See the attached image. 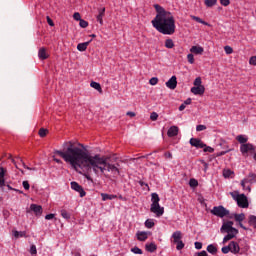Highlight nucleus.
<instances>
[{
    "instance_id": "obj_33",
    "label": "nucleus",
    "mask_w": 256,
    "mask_h": 256,
    "mask_svg": "<svg viewBox=\"0 0 256 256\" xmlns=\"http://www.w3.org/2000/svg\"><path fill=\"white\" fill-rule=\"evenodd\" d=\"M231 175H233V171L230 169H224L223 170V176L225 177V179H229V177H231Z\"/></svg>"
},
{
    "instance_id": "obj_56",
    "label": "nucleus",
    "mask_w": 256,
    "mask_h": 256,
    "mask_svg": "<svg viewBox=\"0 0 256 256\" xmlns=\"http://www.w3.org/2000/svg\"><path fill=\"white\" fill-rule=\"evenodd\" d=\"M194 245H195V249H203V243L201 242H195Z\"/></svg>"
},
{
    "instance_id": "obj_6",
    "label": "nucleus",
    "mask_w": 256,
    "mask_h": 256,
    "mask_svg": "<svg viewBox=\"0 0 256 256\" xmlns=\"http://www.w3.org/2000/svg\"><path fill=\"white\" fill-rule=\"evenodd\" d=\"M238 207H242V209H247L249 207V202L247 201V196L245 194H240L236 198Z\"/></svg>"
},
{
    "instance_id": "obj_5",
    "label": "nucleus",
    "mask_w": 256,
    "mask_h": 256,
    "mask_svg": "<svg viewBox=\"0 0 256 256\" xmlns=\"http://www.w3.org/2000/svg\"><path fill=\"white\" fill-rule=\"evenodd\" d=\"M233 225H234L233 221L223 222L220 228L221 233H239V230L233 227Z\"/></svg>"
},
{
    "instance_id": "obj_22",
    "label": "nucleus",
    "mask_w": 256,
    "mask_h": 256,
    "mask_svg": "<svg viewBox=\"0 0 256 256\" xmlns=\"http://www.w3.org/2000/svg\"><path fill=\"white\" fill-rule=\"evenodd\" d=\"M146 247V251H148L149 253H155V251H157V245H155V243H147L145 245Z\"/></svg>"
},
{
    "instance_id": "obj_60",
    "label": "nucleus",
    "mask_w": 256,
    "mask_h": 256,
    "mask_svg": "<svg viewBox=\"0 0 256 256\" xmlns=\"http://www.w3.org/2000/svg\"><path fill=\"white\" fill-rule=\"evenodd\" d=\"M164 157H165L166 159H173V154H171V152H166V153L164 154Z\"/></svg>"
},
{
    "instance_id": "obj_27",
    "label": "nucleus",
    "mask_w": 256,
    "mask_h": 256,
    "mask_svg": "<svg viewBox=\"0 0 256 256\" xmlns=\"http://www.w3.org/2000/svg\"><path fill=\"white\" fill-rule=\"evenodd\" d=\"M90 87H92L93 89H96V91H98L99 93H103V89L101 88V84H99L97 82H91Z\"/></svg>"
},
{
    "instance_id": "obj_61",
    "label": "nucleus",
    "mask_w": 256,
    "mask_h": 256,
    "mask_svg": "<svg viewBox=\"0 0 256 256\" xmlns=\"http://www.w3.org/2000/svg\"><path fill=\"white\" fill-rule=\"evenodd\" d=\"M8 159H11L12 163L17 167V162H15V159H13V156L11 154L8 155Z\"/></svg>"
},
{
    "instance_id": "obj_29",
    "label": "nucleus",
    "mask_w": 256,
    "mask_h": 256,
    "mask_svg": "<svg viewBox=\"0 0 256 256\" xmlns=\"http://www.w3.org/2000/svg\"><path fill=\"white\" fill-rule=\"evenodd\" d=\"M207 251H208V253L215 255V253H217V247L213 244H210L207 246Z\"/></svg>"
},
{
    "instance_id": "obj_25",
    "label": "nucleus",
    "mask_w": 256,
    "mask_h": 256,
    "mask_svg": "<svg viewBox=\"0 0 256 256\" xmlns=\"http://www.w3.org/2000/svg\"><path fill=\"white\" fill-rule=\"evenodd\" d=\"M148 237L149 236H148L147 232H138L137 233L138 241H147Z\"/></svg>"
},
{
    "instance_id": "obj_4",
    "label": "nucleus",
    "mask_w": 256,
    "mask_h": 256,
    "mask_svg": "<svg viewBox=\"0 0 256 256\" xmlns=\"http://www.w3.org/2000/svg\"><path fill=\"white\" fill-rule=\"evenodd\" d=\"M210 213L216 217H220V219H223V217H227V215H229V210L223 206H214Z\"/></svg>"
},
{
    "instance_id": "obj_1",
    "label": "nucleus",
    "mask_w": 256,
    "mask_h": 256,
    "mask_svg": "<svg viewBox=\"0 0 256 256\" xmlns=\"http://www.w3.org/2000/svg\"><path fill=\"white\" fill-rule=\"evenodd\" d=\"M54 153L66 163H69L73 169H85L86 171H93L95 175H105V177H109V175L105 174V171L112 173L113 177L120 175L119 168L115 164L109 163L107 156H101V154L91 155L75 146V143L71 141L64 142L62 150H55Z\"/></svg>"
},
{
    "instance_id": "obj_9",
    "label": "nucleus",
    "mask_w": 256,
    "mask_h": 256,
    "mask_svg": "<svg viewBox=\"0 0 256 256\" xmlns=\"http://www.w3.org/2000/svg\"><path fill=\"white\" fill-rule=\"evenodd\" d=\"M190 145H192V147H196V149H203L205 147V143H203L201 139L197 138H191Z\"/></svg>"
},
{
    "instance_id": "obj_26",
    "label": "nucleus",
    "mask_w": 256,
    "mask_h": 256,
    "mask_svg": "<svg viewBox=\"0 0 256 256\" xmlns=\"http://www.w3.org/2000/svg\"><path fill=\"white\" fill-rule=\"evenodd\" d=\"M234 219L237 223H243L245 221V214H234Z\"/></svg>"
},
{
    "instance_id": "obj_41",
    "label": "nucleus",
    "mask_w": 256,
    "mask_h": 256,
    "mask_svg": "<svg viewBox=\"0 0 256 256\" xmlns=\"http://www.w3.org/2000/svg\"><path fill=\"white\" fill-rule=\"evenodd\" d=\"M191 19H193V21H196L197 23H201L202 25H207V22L203 21L201 18L197 16H191Z\"/></svg>"
},
{
    "instance_id": "obj_36",
    "label": "nucleus",
    "mask_w": 256,
    "mask_h": 256,
    "mask_svg": "<svg viewBox=\"0 0 256 256\" xmlns=\"http://www.w3.org/2000/svg\"><path fill=\"white\" fill-rule=\"evenodd\" d=\"M206 7H213L214 5H217V0H205Z\"/></svg>"
},
{
    "instance_id": "obj_23",
    "label": "nucleus",
    "mask_w": 256,
    "mask_h": 256,
    "mask_svg": "<svg viewBox=\"0 0 256 256\" xmlns=\"http://www.w3.org/2000/svg\"><path fill=\"white\" fill-rule=\"evenodd\" d=\"M90 43H91V40L87 42L79 43L77 45L78 51H87V47H89Z\"/></svg>"
},
{
    "instance_id": "obj_15",
    "label": "nucleus",
    "mask_w": 256,
    "mask_h": 256,
    "mask_svg": "<svg viewBox=\"0 0 256 256\" xmlns=\"http://www.w3.org/2000/svg\"><path fill=\"white\" fill-rule=\"evenodd\" d=\"M168 137H177L179 135V127L171 126L167 132Z\"/></svg>"
},
{
    "instance_id": "obj_37",
    "label": "nucleus",
    "mask_w": 256,
    "mask_h": 256,
    "mask_svg": "<svg viewBox=\"0 0 256 256\" xmlns=\"http://www.w3.org/2000/svg\"><path fill=\"white\" fill-rule=\"evenodd\" d=\"M236 139H237L238 143H243V144L247 143V141H248V139L246 137H244L243 135H238L236 137Z\"/></svg>"
},
{
    "instance_id": "obj_2",
    "label": "nucleus",
    "mask_w": 256,
    "mask_h": 256,
    "mask_svg": "<svg viewBox=\"0 0 256 256\" xmlns=\"http://www.w3.org/2000/svg\"><path fill=\"white\" fill-rule=\"evenodd\" d=\"M154 8L157 12L155 18L151 21L152 26L162 35H173L177 26L175 25V17L169 11H166L161 5L155 4Z\"/></svg>"
},
{
    "instance_id": "obj_34",
    "label": "nucleus",
    "mask_w": 256,
    "mask_h": 256,
    "mask_svg": "<svg viewBox=\"0 0 256 256\" xmlns=\"http://www.w3.org/2000/svg\"><path fill=\"white\" fill-rule=\"evenodd\" d=\"M49 133V130L45 129V128H40L38 135L40 137H47V134Z\"/></svg>"
},
{
    "instance_id": "obj_62",
    "label": "nucleus",
    "mask_w": 256,
    "mask_h": 256,
    "mask_svg": "<svg viewBox=\"0 0 256 256\" xmlns=\"http://www.w3.org/2000/svg\"><path fill=\"white\" fill-rule=\"evenodd\" d=\"M187 106L184 104V103H182L180 106H179V111H185V108H186Z\"/></svg>"
},
{
    "instance_id": "obj_43",
    "label": "nucleus",
    "mask_w": 256,
    "mask_h": 256,
    "mask_svg": "<svg viewBox=\"0 0 256 256\" xmlns=\"http://www.w3.org/2000/svg\"><path fill=\"white\" fill-rule=\"evenodd\" d=\"M176 249H177V251H181V249H183L184 247H185V243H183V241H178V242H176Z\"/></svg>"
},
{
    "instance_id": "obj_14",
    "label": "nucleus",
    "mask_w": 256,
    "mask_h": 256,
    "mask_svg": "<svg viewBox=\"0 0 256 256\" xmlns=\"http://www.w3.org/2000/svg\"><path fill=\"white\" fill-rule=\"evenodd\" d=\"M229 246H230V252L233 253L234 255H237V253H239V251H241L239 244L235 241L230 242Z\"/></svg>"
},
{
    "instance_id": "obj_11",
    "label": "nucleus",
    "mask_w": 256,
    "mask_h": 256,
    "mask_svg": "<svg viewBox=\"0 0 256 256\" xmlns=\"http://www.w3.org/2000/svg\"><path fill=\"white\" fill-rule=\"evenodd\" d=\"M246 183H256V174L250 173L247 178L241 181V185L245 187Z\"/></svg>"
},
{
    "instance_id": "obj_54",
    "label": "nucleus",
    "mask_w": 256,
    "mask_h": 256,
    "mask_svg": "<svg viewBox=\"0 0 256 256\" xmlns=\"http://www.w3.org/2000/svg\"><path fill=\"white\" fill-rule=\"evenodd\" d=\"M73 18L75 19V21H80L81 19V14L79 12H76L73 14Z\"/></svg>"
},
{
    "instance_id": "obj_10",
    "label": "nucleus",
    "mask_w": 256,
    "mask_h": 256,
    "mask_svg": "<svg viewBox=\"0 0 256 256\" xmlns=\"http://www.w3.org/2000/svg\"><path fill=\"white\" fill-rule=\"evenodd\" d=\"M7 173V169L0 167V188L2 189V191L5 190V175Z\"/></svg>"
},
{
    "instance_id": "obj_40",
    "label": "nucleus",
    "mask_w": 256,
    "mask_h": 256,
    "mask_svg": "<svg viewBox=\"0 0 256 256\" xmlns=\"http://www.w3.org/2000/svg\"><path fill=\"white\" fill-rule=\"evenodd\" d=\"M61 216L63 219H71V214L67 210H61Z\"/></svg>"
},
{
    "instance_id": "obj_20",
    "label": "nucleus",
    "mask_w": 256,
    "mask_h": 256,
    "mask_svg": "<svg viewBox=\"0 0 256 256\" xmlns=\"http://www.w3.org/2000/svg\"><path fill=\"white\" fill-rule=\"evenodd\" d=\"M190 51L194 53V55H203V47L201 46H192Z\"/></svg>"
},
{
    "instance_id": "obj_49",
    "label": "nucleus",
    "mask_w": 256,
    "mask_h": 256,
    "mask_svg": "<svg viewBox=\"0 0 256 256\" xmlns=\"http://www.w3.org/2000/svg\"><path fill=\"white\" fill-rule=\"evenodd\" d=\"M150 85H157L159 83V79L157 77H153L149 80Z\"/></svg>"
},
{
    "instance_id": "obj_53",
    "label": "nucleus",
    "mask_w": 256,
    "mask_h": 256,
    "mask_svg": "<svg viewBox=\"0 0 256 256\" xmlns=\"http://www.w3.org/2000/svg\"><path fill=\"white\" fill-rule=\"evenodd\" d=\"M22 185H23V187H24V189L26 190V191H29V189H30V185H29V181H23L22 182Z\"/></svg>"
},
{
    "instance_id": "obj_39",
    "label": "nucleus",
    "mask_w": 256,
    "mask_h": 256,
    "mask_svg": "<svg viewBox=\"0 0 256 256\" xmlns=\"http://www.w3.org/2000/svg\"><path fill=\"white\" fill-rule=\"evenodd\" d=\"M202 83H203V82L201 81V77H197V78L194 80L193 85H194V87H203Z\"/></svg>"
},
{
    "instance_id": "obj_57",
    "label": "nucleus",
    "mask_w": 256,
    "mask_h": 256,
    "mask_svg": "<svg viewBox=\"0 0 256 256\" xmlns=\"http://www.w3.org/2000/svg\"><path fill=\"white\" fill-rule=\"evenodd\" d=\"M45 219L47 221H51V219H55V214H48V215L45 216Z\"/></svg>"
},
{
    "instance_id": "obj_17",
    "label": "nucleus",
    "mask_w": 256,
    "mask_h": 256,
    "mask_svg": "<svg viewBox=\"0 0 256 256\" xmlns=\"http://www.w3.org/2000/svg\"><path fill=\"white\" fill-rule=\"evenodd\" d=\"M38 57L42 61H44L45 59H48L49 58V54H47V49L40 48L39 51H38Z\"/></svg>"
},
{
    "instance_id": "obj_47",
    "label": "nucleus",
    "mask_w": 256,
    "mask_h": 256,
    "mask_svg": "<svg viewBox=\"0 0 256 256\" xmlns=\"http://www.w3.org/2000/svg\"><path fill=\"white\" fill-rule=\"evenodd\" d=\"M224 51L226 55H231V53H233V48L231 46H225Z\"/></svg>"
},
{
    "instance_id": "obj_64",
    "label": "nucleus",
    "mask_w": 256,
    "mask_h": 256,
    "mask_svg": "<svg viewBox=\"0 0 256 256\" xmlns=\"http://www.w3.org/2000/svg\"><path fill=\"white\" fill-rule=\"evenodd\" d=\"M126 115L128 117H135L136 114H135V112H127Z\"/></svg>"
},
{
    "instance_id": "obj_51",
    "label": "nucleus",
    "mask_w": 256,
    "mask_h": 256,
    "mask_svg": "<svg viewBox=\"0 0 256 256\" xmlns=\"http://www.w3.org/2000/svg\"><path fill=\"white\" fill-rule=\"evenodd\" d=\"M229 251H231V248L229 245L222 247V253H224V255H227V253H229Z\"/></svg>"
},
{
    "instance_id": "obj_63",
    "label": "nucleus",
    "mask_w": 256,
    "mask_h": 256,
    "mask_svg": "<svg viewBox=\"0 0 256 256\" xmlns=\"http://www.w3.org/2000/svg\"><path fill=\"white\" fill-rule=\"evenodd\" d=\"M191 98H188L184 101V104L187 106V105H191Z\"/></svg>"
},
{
    "instance_id": "obj_32",
    "label": "nucleus",
    "mask_w": 256,
    "mask_h": 256,
    "mask_svg": "<svg viewBox=\"0 0 256 256\" xmlns=\"http://www.w3.org/2000/svg\"><path fill=\"white\" fill-rule=\"evenodd\" d=\"M131 252L134 253L135 255H143V250H141L137 246L131 248Z\"/></svg>"
},
{
    "instance_id": "obj_35",
    "label": "nucleus",
    "mask_w": 256,
    "mask_h": 256,
    "mask_svg": "<svg viewBox=\"0 0 256 256\" xmlns=\"http://www.w3.org/2000/svg\"><path fill=\"white\" fill-rule=\"evenodd\" d=\"M145 227H147V229H152V227H155V222H153L151 219H148L145 222Z\"/></svg>"
},
{
    "instance_id": "obj_59",
    "label": "nucleus",
    "mask_w": 256,
    "mask_h": 256,
    "mask_svg": "<svg viewBox=\"0 0 256 256\" xmlns=\"http://www.w3.org/2000/svg\"><path fill=\"white\" fill-rule=\"evenodd\" d=\"M250 65H256V56H252L249 60Z\"/></svg>"
},
{
    "instance_id": "obj_58",
    "label": "nucleus",
    "mask_w": 256,
    "mask_h": 256,
    "mask_svg": "<svg viewBox=\"0 0 256 256\" xmlns=\"http://www.w3.org/2000/svg\"><path fill=\"white\" fill-rule=\"evenodd\" d=\"M22 165H23L24 169H27L28 171H37L36 168H31L29 166H26L24 162H22Z\"/></svg>"
},
{
    "instance_id": "obj_16",
    "label": "nucleus",
    "mask_w": 256,
    "mask_h": 256,
    "mask_svg": "<svg viewBox=\"0 0 256 256\" xmlns=\"http://www.w3.org/2000/svg\"><path fill=\"white\" fill-rule=\"evenodd\" d=\"M30 209L35 213V215H41L43 213V207L37 204H31Z\"/></svg>"
},
{
    "instance_id": "obj_48",
    "label": "nucleus",
    "mask_w": 256,
    "mask_h": 256,
    "mask_svg": "<svg viewBox=\"0 0 256 256\" xmlns=\"http://www.w3.org/2000/svg\"><path fill=\"white\" fill-rule=\"evenodd\" d=\"M203 149H204V153H213V151H215V149H213L210 146H207L206 144H205V147Z\"/></svg>"
},
{
    "instance_id": "obj_13",
    "label": "nucleus",
    "mask_w": 256,
    "mask_h": 256,
    "mask_svg": "<svg viewBox=\"0 0 256 256\" xmlns=\"http://www.w3.org/2000/svg\"><path fill=\"white\" fill-rule=\"evenodd\" d=\"M193 95H203L205 93V86H194L191 88Z\"/></svg>"
},
{
    "instance_id": "obj_55",
    "label": "nucleus",
    "mask_w": 256,
    "mask_h": 256,
    "mask_svg": "<svg viewBox=\"0 0 256 256\" xmlns=\"http://www.w3.org/2000/svg\"><path fill=\"white\" fill-rule=\"evenodd\" d=\"M46 19H47V23H48V25H50V27H55V23L53 22L51 17L47 16Z\"/></svg>"
},
{
    "instance_id": "obj_30",
    "label": "nucleus",
    "mask_w": 256,
    "mask_h": 256,
    "mask_svg": "<svg viewBox=\"0 0 256 256\" xmlns=\"http://www.w3.org/2000/svg\"><path fill=\"white\" fill-rule=\"evenodd\" d=\"M248 223L251 227H256V216L255 215H250Z\"/></svg>"
},
{
    "instance_id": "obj_12",
    "label": "nucleus",
    "mask_w": 256,
    "mask_h": 256,
    "mask_svg": "<svg viewBox=\"0 0 256 256\" xmlns=\"http://www.w3.org/2000/svg\"><path fill=\"white\" fill-rule=\"evenodd\" d=\"M166 87L168 89H177V76H172L167 82Z\"/></svg>"
},
{
    "instance_id": "obj_31",
    "label": "nucleus",
    "mask_w": 256,
    "mask_h": 256,
    "mask_svg": "<svg viewBox=\"0 0 256 256\" xmlns=\"http://www.w3.org/2000/svg\"><path fill=\"white\" fill-rule=\"evenodd\" d=\"M13 235H14V237L16 238V239H19V237H25V235H26V232L25 231H14L13 232Z\"/></svg>"
},
{
    "instance_id": "obj_52",
    "label": "nucleus",
    "mask_w": 256,
    "mask_h": 256,
    "mask_svg": "<svg viewBox=\"0 0 256 256\" xmlns=\"http://www.w3.org/2000/svg\"><path fill=\"white\" fill-rule=\"evenodd\" d=\"M221 5H223V7H229V5L231 4V1L229 0H220Z\"/></svg>"
},
{
    "instance_id": "obj_8",
    "label": "nucleus",
    "mask_w": 256,
    "mask_h": 256,
    "mask_svg": "<svg viewBox=\"0 0 256 256\" xmlns=\"http://www.w3.org/2000/svg\"><path fill=\"white\" fill-rule=\"evenodd\" d=\"M240 151L243 155H245V153H255V146H253V144L251 143H246V144H242L240 146Z\"/></svg>"
},
{
    "instance_id": "obj_3",
    "label": "nucleus",
    "mask_w": 256,
    "mask_h": 256,
    "mask_svg": "<svg viewBox=\"0 0 256 256\" xmlns=\"http://www.w3.org/2000/svg\"><path fill=\"white\" fill-rule=\"evenodd\" d=\"M151 197H152L151 198L152 204L150 207L151 213H155L156 217H162L163 213H165V208L159 205V201H161V199L159 198V194L152 193Z\"/></svg>"
},
{
    "instance_id": "obj_7",
    "label": "nucleus",
    "mask_w": 256,
    "mask_h": 256,
    "mask_svg": "<svg viewBox=\"0 0 256 256\" xmlns=\"http://www.w3.org/2000/svg\"><path fill=\"white\" fill-rule=\"evenodd\" d=\"M70 185H71V189H73V191H77V193H80V197H85V195H87V193L83 189V186L79 185V183L73 181L70 183Z\"/></svg>"
},
{
    "instance_id": "obj_18",
    "label": "nucleus",
    "mask_w": 256,
    "mask_h": 256,
    "mask_svg": "<svg viewBox=\"0 0 256 256\" xmlns=\"http://www.w3.org/2000/svg\"><path fill=\"white\" fill-rule=\"evenodd\" d=\"M227 235L223 238V243H227V241H231V239H235V236L239 234V232H226Z\"/></svg>"
},
{
    "instance_id": "obj_44",
    "label": "nucleus",
    "mask_w": 256,
    "mask_h": 256,
    "mask_svg": "<svg viewBox=\"0 0 256 256\" xmlns=\"http://www.w3.org/2000/svg\"><path fill=\"white\" fill-rule=\"evenodd\" d=\"M150 119L151 121H157V119H159V114H157V112H152L150 114Z\"/></svg>"
},
{
    "instance_id": "obj_21",
    "label": "nucleus",
    "mask_w": 256,
    "mask_h": 256,
    "mask_svg": "<svg viewBox=\"0 0 256 256\" xmlns=\"http://www.w3.org/2000/svg\"><path fill=\"white\" fill-rule=\"evenodd\" d=\"M182 238H183V235H182L181 231H175L172 234L173 243H177V242L181 241Z\"/></svg>"
},
{
    "instance_id": "obj_50",
    "label": "nucleus",
    "mask_w": 256,
    "mask_h": 256,
    "mask_svg": "<svg viewBox=\"0 0 256 256\" xmlns=\"http://www.w3.org/2000/svg\"><path fill=\"white\" fill-rule=\"evenodd\" d=\"M205 129H207V126L200 124L196 126V131H205Z\"/></svg>"
},
{
    "instance_id": "obj_19",
    "label": "nucleus",
    "mask_w": 256,
    "mask_h": 256,
    "mask_svg": "<svg viewBox=\"0 0 256 256\" xmlns=\"http://www.w3.org/2000/svg\"><path fill=\"white\" fill-rule=\"evenodd\" d=\"M103 17H105V8L98 9L97 21L100 25H103Z\"/></svg>"
},
{
    "instance_id": "obj_46",
    "label": "nucleus",
    "mask_w": 256,
    "mask_h": 256,
    "mask_svg": "<svg viewBox=\"0 0 256 256\" xmlns=\"http://www.w3.org/2000/svg\"><path fill=\"white\" fill-rule=\"evenodd\" d=\"M30 253H31V255H37V246H35V244L31 245Z\"/></svg>"
},
{
    "instance_id": "obj_28",
    "label": "nucleus",
    "mask_w": 256,
    "mask_h": 256,
    "mask_svg": "<svg viewBox=\"0 0 256 256\" xmlns=\"http://www.w3.org/2000/svg\"><path fill=\"white\" fill-rule=\"evenodd\" d=\"M165 47L166 49H173L175 47V43L173 42V39H166L165 40Z\"/></svg>"
},
{
    "instance_id": "obj_38",
    "label": "nucleus",
    "mask_w": 256,
    "mask_h": 256,
    "mask_svg": "<svg viewBox=\"0 0 256 256\" xmlns=\"http://www.w3.org/2000/svg\"><path fill=\"white\" fill-rule=\"evenodd\" d=\"M189 185H190V187L195 188V187L199 186V182L195 178H191L189 181Z\"/></svg>"
},
{
    "instance_id": "obj_42",
    "label": "nucleus",
    "mask_w": 256,
    "mask_h": 256,
    "mask_svg": "<svg viewBox=\"0 0 256 256\" xmlns=\"http://www.w3.org/2000/svg\"><path fill=\"white\" fill-rule=\"evenodd\" d=\"M79 25L82 27V29H87V27H89V22L82 19L80 20Z\"/></svg>"
},
{
    "instance_id": "obj_24",
    "label": "nucleus",
    "mask_w": 256,
    "mask_h": 256,
    "mask_svg": "<svg viewBox=\"0 0 256 256\" xmlns=\"http://www.w3.org/2000/svg\"><path fill=\"white\" fill-rule=\"evenodd\" d=\"M101 197H102V201H112V199H117V195H113V194L102 193Z\"/></svg>"
},
{
    "instance_id": "obj_45",
    "label": "nucleus",
    "mask_w": 256,
    "mask_h": 256,
    "mask_svg": "<svg viewBox=\"0 0 256 256\" xmlns=\"http://www.w3.org/2000/svg\"><path fill=\"white\" fill-rule=\"evenodd\" d=\"M187 59H188V63H190L191 65L195 63V57L193 56V54H188Z\"/></svg>"
}]
</instances>
